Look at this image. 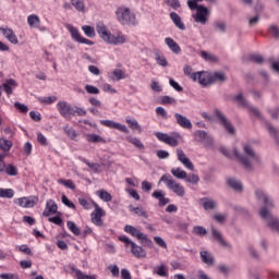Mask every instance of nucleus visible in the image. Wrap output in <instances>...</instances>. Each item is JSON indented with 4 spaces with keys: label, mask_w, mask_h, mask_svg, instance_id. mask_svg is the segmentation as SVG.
<instances>
[{
    "label": "nucleus",
    "mask_w": 279,
    "mask_h": 279,
    "mask_svg": "<svg viewBox=\"0 0 279 279\" xmlns=\"http://www.w3.org/2000/svg\"><path fill=\"white\" fill-rule=\"evenodd\" d=\"M96 194L98 197H100V199H102V202H112V195L106 190H99L96 192Z\"/></svg>",
    "instance_id": "e433bc0d"
},
{
    "label": "nucleus",
    "mask_w": 279,
    "mask_h": 279,
    "mask_svg": "<svg viewBox=\"0 0 279 279\" xmlns=\"http://www.w3.org/2000/svg\"><path fill=\"white\" fill-rule=\"evenodd\" d=\"M131 213H134L137 215V217H144V219H149V215H147V211L143 210V207H134L132 205L129 206Z\"/></svg>",
    "instance_id": "72a5a7b5"
},
{
    "label": "nucleus",
    "mask_w": 279,
    "mask_h": 279,
    "mask_svg": "<svg viewBox=\"0 0 279 279\" xmlns=\"http://www.w3.org/2000/svg\"><path fill=\"white\" fill-rule=\"evenodd\" d=\"M58 183L63 184V186L70 189L71 191H75V183H73V180L59 179Z\"/></svg>",
    "instance_id": "09e8293b"
},
{
    "label": "nucleus",
    "mask_w": 279,
    "mask_h": 279,
    "mask_svg": "<svg viewBox=\"0 0 279 279\" xmlns=\"http://www.w3.org/2000/svg\"><path fill=\"white\" fill-rule=\"evenodd\" d=\"M107 43L109 45H124V43H125V35L114 36L111 33V35H109V37L107 39Z\"/></svg>",
    "instance_id": "cd10ccee"
},
{
    "label": "nucleus",
    "mask_w": 279,
    "mask_h": 279,
    "mask_svg": "<svg viewBox=\"0 0 279 279\" xmlns=\"http://www.w3.org/2000/svg\"><path fill=\"white\" fill-rule=\"evenodd\" d=\"M60 216H61V215H58V214H57V216L48 218V221H49L50 223H54V226H60V227H62V226H64V220H63L62 217H60Z\"/></svg>",
    "instance_id": "8fccbe9b"
},
{
    "label": "nucleus",
    "mask_w": 279,
    "mask_h": 279,
    "mask_svg": "<svg viewBox=\"0 0 279 279\" xmlns=\"http://www.w3.org/2000/svg\"><path fill=\"white\" fill-rule=\"evenodd\" d=\"M66 226H68L69 230L75 234V236H80V234H82V230L78 229V227H77V225H75V222L69 220L66 222Z\"/></svg>",
    "instance_id": "a19ab883"
},
{
    "label": "nucleus",
    "mask_w": 279,
    "mask_h": 279,
    "mask_svg": "<svg viewBox=\"0 0 279 279\" xmlns=\"http://www.w3.org/2000/svg\"><path fill=\"white\" fill-rule=\"evenodd\" d=\"M206 16H208V8L202 5L196 11V14L193 15V19L195 23H201L202 25H206V23H208V19Z\"/></svg>",
    "instance_id": "9d476101"
},
{
    "label": "nucleus",
    "mask_w": 279,
    "mask_h": 279,
    "mask_svg": "<svg viewBox=\"0 0 279 279\" xmlns=\"http://www.w3.org/2000/svg\"><path fill=\"white\" fill-rule=\"evenodd\" d=\"M61 202L62 204H64V206H68V208H72V210H75V204L71 202L69 197H66V195H62Z\"/></svg>",
    "instance_id": "bf43d9fd"
},
{
    "label": "nucleus",
    "mask_w": 279,
    "mask_h": 279,
    "mask_svg": "<svg viewBox=\"0 0 279 279\" xmlns=\"http://www.w3.org/2000/svg\"><path fill=\"white\" fill-rule=\"evenodd\" d=\"M211 219L215 221V223H218V226H225L228 219V215L226 213H216L213 215Z\"/></svg>",
    "instance_id": "c756f323"
},
{
    "label": "nucleus",
    "mask_w": 279,
    "mask_h": 279,
    "mask_svg": "<svg viewBox=\"0 0 279 279\" xmlns=\"http://www.w3.org/2000/svg\"><path fill=\"white\" fill-rule=\"evenodd\" d=\"M161 104H163V106H175V104H178V100L170 96H163L161 98Z\"/></svg>",
    "instance_id": "3c124183"
},
{
    "label": "nucleus",
    "mask_w": 279,
    "mask_h": 279,
    "mask_svg": "<svg viewBox=\"0 0 279 279\" xmlns=\"http://www.w3.org/2000/svg\"><path fill=\"white\" fill-rule=\"evenodd\" d=\"M166 3L172 8V10H180V8H182L180 0H166Z\"/></svg>",
    "instance_id": "13d9d810"
},
{
    "label": "nucleus",
    "mask_w": 279,
    "mask_h": 279,
    "mask_svg": "<svg viewBox=\"0 0 279 279\" xmlns=\"http://www.w3.org/2000/svg\"><path fill=\"white\" fill-rule=\"evenodd\" d=\"M183 73L184 75H189L194 82H197V73H193V68H191L190 65H185L183 68Z\"/></svg>",
    "instance_id": "37998d69"
},
{
    "label": "nucleus",
    "mask_w": 279,
    "mask_h": 279,
    "mask_svg": "<svg viewBox=\"0 0 279 279\" xmlns=\"http://www.w3.org/2000/svg\"><path fill=\"white\" fill-rule=\"evenodd\" d=\"M116 19L121 25H136V14L128 7H119L116 10Z\"/></svg>",
    "instance_id": "7ed1b4c3"
},
{
    "label": "nucleus",
    "mask_w": 279,
    "mask_h": 279,
    "mask_svg": "<svg viewBox=\"0 0 279 279\" xmlns=\"http://www.w3.org/2000/svg\"><path fill=\"white\" fill-rule=\"evenodd\" d=\"M113 77H111V80H117V82H119L120 80H123V70H114L112 72Z\"/></svg>",
    "instance_id": "69168bd1"
},
{
    "label": "nucleus",
    "mask_w": 279,
    "mask_h": 279,
    "mask_svg": "<svg viewBox=\"0 0 279 279\" xmlns=\"http://www.w3.org/2000/svg\"><path fill=\"white\" fill-rule=\"evenodd\" d=\"M215 119L219 125H221L228 134H231L232 136L236 134V130L234 129V125H232V122L221 112L219 109H215Z\"/></svg>",
    "instance_id": "20e7f679"
},
{
    "label": "nucleus",
    "mask_w": 279,
    "mask_h": 279,
    "mask_svg": "<svg viewBox=\"0 0 279 279\" xmlns=\"http://www.w3.org/2000/svg\"><path fill=\"white\" fill-rule=\"evenodd\" d=\"M51 215H62L58 211V204L53 199H49L46 203V208L43 211V217H51Z\"/></svg>",
    "instance_id": "9b49d317"
},
{
    "label": "nucleus",
    "mask_w": 279,
    "mask_h": 279,
    "mask_svg": "<svg viewBox=\"0 0 279 279\" xmlns=\"http://www.w3.org/2000/svg\"><path fill=\"white\" fill-rule=\"evenodd\" d=\"M80 160H82V162H84L85 165H87V167H89V169H94V173H99V163H93L90 161H88L86 158H82L80 157Z\"/></svg>",
    "instance_id": "a18cd8bd"
},
{
    "label": "nucleus",
    "mask_w": 279,
    "mask_h": 279,
    "mask_svg": "<svg viewBox=\"0 0 279 279\" xmlns=\"http://www.w3.org/2000/svg\"><path fill=\"white\" fill-rule=\"evenodd\" d=\"M185 182H189L190 184H197L199 182V177L195 173L186 174L184 178Z\"/></svg>",
    "instance_id": "603ef678"
},
{
    "label": "nucleus",
    "mask_w": 279,
    "mask_h": 279,
    "mask_svg": "<svg viewBox=\"0 0 279 279\" xmlns=\"http://www.w3.org/2000/svg\"><path fill=\"white\" fill-rule=\"evenodd\" d=\"M171 173L174 175V178H178V180H184V178H186V171L182 170L181 168H172Z\"/></svg>",
    "instance_id": "58836bf2"
},
{
    "label": "nucleus",
    "mask_w": 279,
    "mask_h": 279,
    "mask_svg": "<svg viewBox=\"0 0 279 279\" xmlns=\"http://www.w3.org/2000/svg\"><path fill=\"white\" fill-rule=\"evenodd\" d=\"M175 121L180 128H183V130H193V123H191V120L183 116L182 113H174Z\"/></svg>",
    "instance_id": "4468645a"
},
{
    "label": "nucleus",
    "mask_w": 279,
    "mask_h": 279,
    "mask_svg": "<svg viewBox=\"0 0 279 279\" xmlns=\"http://www.w3.org/2000/svg\"><path fill=\"white\" fill-rule=\"evenodd\" d=\"M159 182H166L170 191L174 192L175 195H178L179 197H184L185 195L184 186H182L180 183H177L175 180L171 179V175L163 174L160 178Z\"/></svg>",
    "instance_id": "39448f33"
},
{
    "label": "nucleus",
    "mask_w": 279,
    "mask_h": 279,
    "mask_svg": "<svg viewBox=\"0 0 279 279\" xmlns=\"http://www.w3.org/2000/svg\"><path fill=\"white\" fill-rule=\"evenodd\" d=\"M255 197L264 204L259 209V217L265 221L267 228L279 233V219L271 213V209L276 208L274 199L267 196L265 191L260 189L255 191Z\"/></svg>",
    "instance_id": "f03ea898"
},
{
    "label": "nucleus",
    "mask_w": 279,
    "mask_h": 279,
    "mask_svg": "<svg viewBox=\"0 0 279 279\" xmlns=\"http://www.w3.org/2000/svg\"><path fill=\"white\" fill-rule=\"evenodd\" d=\"M72 117H86V109L73 107Z\"/></svg>",
    "instance_id": "864d4df0"
},
{
    "label": "nucleus",
    "mask_w": 279,
    "mask_h": 279,
    "mask_svg": "<svg viewBox=\"0 0 279 279\" xmlns=\"http://www.w3.org/2000/svg\"><path fill=\"white\" fill-rule=\"evenodd\" d=\"M156 62H157V64H159V66H168L169 65L167 58H165V56H161L160 53L156 54Z\"/></svg>",
    "instance_id": "4d7b16f0"
},
{
    "label": "nucleus",
    "mask_w": 279,
    "mask_h": 279,
    "mask_svg": "<svg viewBox=\"0 0 279 279\" xmlns=\"http://www.w3.org/2000/svg\"><path fill=\"white\" fill-rule=\"evenodd\" d=\"M0 197H3L4 199H12V197H14V190L0 187Z\"/></svg>",
    "instance_id": "4c0bfd02"
},
{
    "label": "nucleus",
    "mask_w": 279,
    "mask_h": 279,
    "mask_svg": "<svg viewBox=\"0 0 279 279\" xmlns=\"http://www.w3.org/2000/svg\"><path fill=\"white\" fill-rule=\"evenodd\" d=\"M155 136L161 143L170 145V147H178V138H182V135H180V133H173V136H169V134L167 133L156 132Z\"/></svg>",
    "instance_id": "423d86ee"
},
{
    "label": "nucleus",
    "mask_w": 279,
    "mask_h": 279,
    "mask_svg": "<svg viewBox=\"0 0 279 279\" xmlns=\"http://www.w3.org/2000/svg\"><path fill=\"white\" fill-rule=\"evenodd\" d=\"M85 90L88 95H99V89L94 85H86Z\"/></svg>",
    "instance_id": "680f3d73"
},
{
    "label": "nucleus",
    "mask_w": 279,
    "mask_h": 279,
    "mask_svg": "<svg viewBox=\"0 0 279 279\" xmlns=\"http://www.w3.org/2000/svg\"><path fill=\"white\" fill-rule=\"evenodd\" d=\"M63 131L66 136H69V138H71L72 141H75V138H77V132H75L73 128L65 125L63 126Z\"/></svg>",
    "instance_id": "ea45409f"
},
{
    "label": "nucleus",
    "mask_w": 279,
    "mask_h": 279,
    "mask_svg": "<svg viewBox=\"0 0 279 279\" xmlns=\"http://www.w3.org/2000/svg\"><path fill=\"white\" fill-rule=\"evenodd\" d=\"M1 34L9 40V43H12V45H19V38L14 34V31L12 28H4L0 27Z\"/></svg>",
    "instance_id": "dca6fc26"
},
{
    "label": "nucleus",
    "mask_w": 279,
    "mask_h": 279,
    "mask_svg": "<svg viewBox=\"0 0 279 279\" xmlns=\"http://www.w3.org/2000/svg\"><path fill=\"white\" fill-rule=\"evenodd\" d=\"M14 108L22 112V114H27V112L29 111V108L25 104H21L19 101L14 104Z\"/></svg>",
    "instance_id": "6e6d98bb"
},
{
    "label": "nucleus",
    "mask_w": 279,
    "mask_h": 279,
    "mask_svg": "<svg viewBox=\"0 0 279 279\" xmlns=\"http://www.w3.org/2000/svg\"><path fill=\"white\" fill-rule=\"evenodd\" d=\"M214 27L217 32H226L227 29L225 22H215Z\"/></svg>",
    "instance_id": "338daca9"
},
{
    "label": "nucleus",
    "mask_w": 279,
    "mask_h": 279,
    "mask_svg": "<svg viewBox=\"0 0 279 279\" xmlns=\"http://www.w3.org/2000/svg\"><path fill=\"white\" fill-rule=\"evenodd\" d=\"M87 141L88 143H106L104 137L97 134H87Z\"/></svg>",
    "instance_id": "c03bdc74"
},
{
    "label": "nucleus",
    "mask_w": 279,
    "mask_h": 279,
    "mask_svg": "<svg viewBox=\"0 0 279 279\" xmlns=\"http://www.w3.org/2000/svg\"><path fill=\"white\" fill-rule=\"evenodd\" d=\"M100 125H105V128H111V130H119L124 134H130V130L128 129V126L121 123H117L112 120H100Z\"/></svg>",
    "instance_id": "1a4fd4ad"
},
{
    "label": "nucleus",
    "mask_w": 279,
    "mask_h": 279,
    "mask_svg": "<svg viewBox=\"0 0 279 279\" xmlns=\"http://www.w3.org/2000/svg\"><path fill=\"white\" fill-rule=\"evenodd\" d=\"M125 122L129 124V128L131 130H136L138 132V134H141V132H143V130L141 129V124H138V121L126 118Z\"/></svg>",
    "instance_id": "c9c22d12"
},
{
    "label": "nucleus",
    "mask_w": 279,
    "mask_h": 279,
    "mask_svg": "<svg viewBox=\"0 0 279 279\" xmlns=\"http://www.w3.org/2000/svg\"><path fill=\"white\" fill-rule=\"evenodd\" d=\"M68 29L73 40H75L76 43H80L82 40L83 37L80 34V29L75 28L73 25H68Z\"/></svg>",
    "instance_id": "473e14b6"
},
{
    "label": "nucleus",
    "mask_w": 279,
    "mask_h": 279,
    "mask_svg": "<svg viewBox=\"0 0 279 279\" xmlns=\"http://www.w3.org/2000/svg\"><path fill=\"white\" fill-rule=\"evenodd\" d=\"M153 197L155 199H159V206H167V204H169V202H171V199L165 197V192L162 190H156L153 193Z\"/></svg>",
    "instance_id": "412c9836"
},
{
    "label": "nucleus",
    "mask_w": 279,
    "mask_h": 279,
    "mask_svg": "<svg viewBox=\"0 0 279 279\" xmlns=\"http://www.w3.org/2000/svg\"><path fill=\"white\" fill-rule=\"evenodd\" d=\"M266 130H268L269 135L274 138L276 145H279V131L274 126V124L266 122Z\"/></svg>",
    "instance_id": "393cba45"
},
{
    "label": "nucleus",
    "mask_w": 279,
    "mask_h": 279,
    "mask_svg": "<svg viewBox=\"0 0 279 279\" xmlns=\"http://www.w3.org/2000/svg\"><path fill=\"white\" fill-rule=\"evenodd\" d=\"M124 232L131 234V236H135V239H138V241L143 238L144 234L143 232H141V230L136 229V227L131 225H126L124 227Z\"/></svg>",
    "instance_id": "5701e85b"
},
{
    "label": "nucleus",
    "mask_w": 279,
    "mask_h": 279,
    "mask_svg": "<svg viewBox=\"0 0 279 279\" xmlns=\"http://www.w3.org/2000/svg\"><path fill=\"white\" fill-rule=\"evenodd\" d=\"M197 78L201 86H208L210 84V75L207 72H197Z\"/></svg>",
    "instance_id": "c85d7f7f"
},
{
    "label": "nucleus",
    "mask_w": 279,
    "mask_h": 279,
    "mask_svg": "<svg viewBox=\"0 0 279 279\" xmlns=\"http://www.w3.org/2000/svg\"><path fill=\"white\" fill-rule=\"evenodd\" d=\"M247 252L251 256V258H254V260H258L260 258V254L258 253V250L254 245L247 246Z\"/></svg>",
    "instance_id": "79ce46f5"
},
{
    "label": "nucleus",
    "mask_w": 279,
    "mask_h": 279,
    "mask_svg": "<svg viewBox=\"0 0 279 279\" xmlns=\"http://www.w3.org/2000/svg\"><path fill=\"white\" fill-rule=\"evenodd\" d=\"M15 204H19L22 208H34L38 204V196H33L31 198L22 197L15 201Z\"/></svg>",
    "instance_id": "f8f14e48"
},
{
    "label": "nucleus",
    "mask_w": 279,
    "mask_h": 279,
    "mask_svg": "<svg viewBox=\"0 0 279 279\" xmlns=\"http://www.w3.org/2000/svg\"><path fill=\"white\" fill-rule=\"evenodd\" d=\"M13 143L10 140H7L5 137L0 138V149L2 151H10L12 149Z\"/></svg>",
    "instance_id": "f704fd0d"
},
{
    "label": "nucleus",
    "mask_w": 279,
    "mask_h": 279,
    "mask_svg": "<svg viewBox=\"0 0 279 279\" xmlns=\"http://www.w3.org/2000/svg\"><path fill=\"white\" fill-rule=\"evenodd\" d=\"M1 279H20L19 275L14 274H0Z\"/></svg>",
    "instance_id": "774afa93"
},
{
    "label": "nucleus",
    "mask_w": 279,
    "mask_h": 279,
    "mask_svg": "<svg viewBox=\"0 0 279 279\" xmlns=\"http://www.w3.org/2000/svg\"><path fill=\"white\" fill-rule=\"evenodd\" d=\"M16 86H19V83H16L14 78H9L2 84V87L9 97L12 95V88H16Z\"/></svg>",
    "instance_id": "bb28decb"
},
{
    "label": "nucleus",
    "mask_w": 279,
    "mask_h": 279,
    "mask_svg": "<svg viewBox=\"0 0 279 279\" xmlns=\"http://www.w3.org/2000/svg\"><path fill=\"white\" fill-rule=\"evenodd\" d=\"M82 29H83L85 36H87L88 38H95V35H96L95 34V27L88 26V25H84L82 27Z\"/></svg>",
    "instance_id": "49530a36"
},
{
    "label": "nucleus",
    "mask_w": 279,
    "mask_h": 279,
    "mask_svg": "<svg viewBox=\"0 0 279 279\" xmlns=\"http://www.w3.org/2000/svg\"><path fill=\"white\" fill-rule=\"evenodd\" d=\"M194 138L204 147H208V133L206 131L197 130L194 132Z\"/></svg>",
    "instance_id": "6ab92c4d"
},
{
    "label": "nucleus",
    "mask_w": 279,
    "mask_h": 279,
    "mask_svg": "<svg viewBox=\"0 0 279 279\" xmlns=\"http://www.w3.org/2000/svg\"><path fill=\"white\" fill-rule=\"evenodd\" d=\"M193 232H194V234H197V236H204L205 234H207L206 229L204 227H199V226L194 227Z\"/></svg>",
    "instance_id": "e2e57ef3"
},
{
    "label": "nucleus",
    "mask_w": 279,
    "mask_h": 279,
    "mask_svg": "<svg viewBox=\"0 0 279 279\" xmlns=\"http://www.w3.org/2000/svg\"><path fill=\"white\" fill-rule=\"evenodd\" d=\"M177 156L178 160L182 162V165H184L186 169H190V171H193L195 169V166H193V162L191 161V159H189V157H186V154H184V150H182V148L177 149Z\"/></svg>",
    "instance_id": "ddd939ff"
},
{
    "label": "nucleus",
    "mask_w": 279,
    "mask_h": 279,
    "mask_svg": "<svg viewBox=\"0 0 279 279\" xmlns=\"http://www.w3.org/2000/svg\"><path fill=\"white\" fill-rule=\"evenodd\" d=\"M227 81L228 76L221 71H216L210 75V84H223Z\"/></svg>",
    "instance_id": "f3484780"
},
{
    "label": "nucleus",
    "mask_w": 279,
    "mask_h": 279,
    "mask_svg": "<svg viewBox=\"0 0 279 279\" xmlns=\"http://www.w3.org/2000/svg\"><path fill=\"white\" fill-rule=\"evenodd\" d=\"M58 111L64 119H71L73 117V106L66 101H59L57 105Z\"/></svg>",
    "instance_id": "6e6552de"
},
{
    "label": "nucleus",
    "mask_w": 279,
    "mask_h": 279,
    "mask_svg": "<svg viewBox=\"0 0 279 279\" xmlns=\"http://www.w3.org/2000/svg\"><path fill=\"white\" fill-rule=\"evenodd\" d=\"M126 141L128 143H131V145H134V147H136L137 149H145V145L143 144V142H141L138 137L128 135Z\"/></svg>",
    "instance_id": "7c9ffc66"
},
{
    "label": "nucleus",
    "mask_w": 279,
    "mask_h": 279,
    "mask_svg": "<svg viewBox=\"0 0 279 279\" xmlns=\"http://www.w3.org/2000/svg\"><path fill=\"white\" fill-rule=\"evenodd\" d=\"M4 173L8 175H19V169L13 165L4 166Z\"/></svg>",
    "instance_id": "de8ad7c7"
},
{
    "label": "nucleus",
    "mask_w": 279,
    "mask_h": 279,
    "mask_svg": "<svg viewBox=\"0 0 279 279\" xmlns=\"http://www.w3.org/2000/svg\"><path fill=\"white\" fill-rule=\"evenodd\" d=\"M211 239L215 243H218L220 247H223L225 250H232V244L226 241L223 233L215 227L211 228Z\"/></svg>",
    "instance_id": "0eeeda50"
},
{
    "label": "nucleus",
    "mask_w": 279,
    "mask_h": 279,
    "mask_svg": "<svg viewBox=\"0 0 279 279\" xmlns=\"http://www.w3.org/2000/svg\"><path fill=\"white\" fill-rule=\"evenodd\" d=\"M243 153L233 148V151L228 150L226 147H221L220 151L227 158H236L238 162L242 165L245 171H254L256 167H263V158L256 153L251 144L242 145Z\"/></svg>",
    "instance_id": "f257e3e1"
},
{
    "label": "nucleus",
    "mask_w": 279,
    "mask_h": 279,
    "mask_svg": "<svg viewBox=\"0 0 279 279\" xmlns=\"http://www.w3.org/2000/svg\"><path fill=\"white\" fill-rule=\"evenodd\" d=\"M268 32L274 38H279V27L277 25H271Z\"/></svg>",
    "instance_id": "0e129e2a"
},
{
    "label": "nucleus",
    "mask_w": 279,
    "mask_h": 279,
    "mask_svg": "<svg viewBox=\"0 0 279 279\" xmlns=\"http://www.w3.org/2000/svg\"><path fill=\"white\" fill-rule=\"evenodd\" d=\"M92 223H95V226L101 227L104 226V220L101 217H106V211H104L102 208L95 209L92 215Z\"/></svg>",
    "instance_id": "2eb2a0df"
},
{
    "label": "nucleus",
    "mask_w": 279,
    "mask_h": 279,
    "mask_svg": "<svg viewBox=\"0 0 279 279\" xmlns=\"http://www.w3.org/2000/svg\"><path fill=\"white\" fill-rule=\"evenodd\" d=\"M142 242L143 245H145L146 247H154V241H151V239H149L147 236V234H142V238L140 240Z\"/></svg>",
    "instance_id": "5fc2aeb1"
},
{
    "label": "nucleus",
    "mask_w": 279,
    "mask_h": 279,
    "mask_svg": "<svg viewBox=\"0 0 279 279\" xmlns=\"http://www.w3.org/2000/svg\"><path fill=\"white\" fill-rule=\"evenodd\" d=\"M72 5L75 7V10H77V12H84V1L82 0H73L72 1Z\"/></svg>",
    "instance_id": "052dcab7"
},
{
    "label": "nucleus",
    "mask_w": 279,
    "mask_h": 279,
    "mask_svg": "<svg viewBox=\"0 0 279 279\" xmlns=\"http://www.w3.org/2000/svg\"><path fill=\"white\" fill-rule=\"evenodd\" d=\"M166 45L169 47V49L172 51V53H181L182 48H180V45L173 40L171 37H167L165 39Z\"/></svg>",
    "instance_id": "b1692460"
},
{
    "label": "nucleus",
    "mask_w": 279,
    "mask_h": 279,
    "mask_svg": "<svg viewBox=\"0 0 279 279\" xmlns=\"http://www.w3.org/2000/svg\"><path fill=\"white\" fill-rule=\"evenodd\" d=\"M96 32L105 40V43L108 41V38H110V35L112 33L108 32V28L104 25V23H98L96 26Z\"/></svg>",
    "instance_id": "aec40b11"
},
{
    "label": "nucleus",
    "mask_w": 279,
    "mask_h": 279,
    "mask_svg": "<svg viewBox=\"0 0 279 279\" xmlns=\"http://www.w3.org/2000/svg\"><path fill=\"white\" fill-rule=\"evenodd\" d=\"M170 19L174 23L175 27L184 32L186 29V26L184 25V22H182V17L179 16L178 13L171 12L170 13Z\"/></svg>",
    "instance_id": "a878e982"
},
{
    "label": "nucleus",
    "mask_w": 279,
    "mask_h": 279,
    "mask_svg": "<svg viewBox=\"0 0 279 279\" xmlns=\"http://www.w3.org/2000/svg\"><path fill=\"white\" fill-rule=\"evenodd\" d=\"M227 184L228 186H230V189L236 191L238 193H241V191H243V183H241L236 178H229L227 180Z\"/></svg>",
    "instance_id": "4be33fe9"
},
{
    "label": "nucleus",
    "mask_w": 279,
    "mask_h": 279,
    "mask_svg": "<svg viewBox=\"0 0 279 279\" xmlns=\"http://www.w3.org/2000/svg\"><path fill=\"white\" fill-rule=\"evenodd\" d=\"M131 253L135 258H146L147 257V252L143 246L137 245L136 243H132L131 245Z\"/></svg>",
    "instance_id": "a211bd4d"
},
{
    "label": "nucleus",
    "mask_w": 279,
    "mask_h": 279,
    "mask_svg": "<svg viewBox=\"0 0 279 279\" xmlns=\"http://www.w3.org/2000/svg\"><path fill=\"white\" fill-rule=\"evenodd\" d=\"M27 23H28L29 27L38 28V27H40V17H38V15H36V14H31L27 17Z\"/></svg>",
    "instance_id": "2f4dec72"
}]
</instances>
